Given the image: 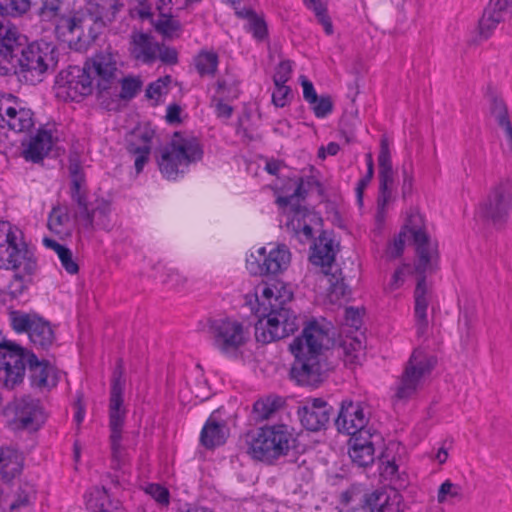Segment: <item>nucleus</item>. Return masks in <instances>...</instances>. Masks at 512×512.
Here are the masks:
<instances>
[{"mask_svg":"<svg viewBox=\"0 0 512 512\" xmlns=\"http://www.w3.org/2000/svg\"><path fill=\"white\" fill-rule=\"evenodd\" d=\"M37 15L42 21L54 25L57 33H77L78 23L84 18L78 17V9L70 7L66 0H40Z\"/></svg>","mask_w":512,"mask_h":512,"instance_id":"a211bd4d","label":"nucleus"},{"mask_svg":"<svg viewBox=\"0 0 512 512\" xmlns=\"http://www.w3.org/2000/svg\"><path fill=\"white\" fill-rule=\"evenodd\" d=\"M230 431L224 420H218L213 412L206 420L200 432V444L207 450H213L224 445Z\"/></svg>","mask_w":512,"mask_h":512,"instance_id":"c85d7f7f","label":"nucleus"},{"mask_svg":"<svg viewBox=\"0 0 512 512\" xmlns=\"http://www.w3.org/2000/svg\"><path fill=\"white\" fill-rule=\"evenodd\" d=\"M371 437L370 432L351 436L349 456L359 467H367L374 462L375 449Z\"/></svg>","mask_w":512,"mask_h":512,"instance_id":"f704fd0d","label":"nucleus"},{"mask_svg":"<svg viewBox=\"0 0 512 512\" xmlns=\"http://www.w3.org/2000/svg\"><path fill=\"white\" fill-rule=\"evenodd\" d=\"M56 84L67 99L75 102H79L85 96L92 94L95 89L93 78L86 63L83 67L69 66L62 70L56 77Z\"/></svg>","mask_w":512,"mask_h":512,"instance_id":"aec40b11","label":"nucleus"},{"mask_svg":"<svg viewBox=\"0 0 512 512\" xmlns=\"http://www.w3.org/2000/svg\"><path fill=\"white\" fill-rule=\"evenodd\" d=\"M336 252L334 250L333 240L322 232L312 247L310 261L323 268V272L328 276L330 284V292L337 297H344L348 293V286L345 283V277L342 275L341 269L336 268L334 272L333 263L335 261Z\"/></svg>","mask_w":512,"mask_h":512,"instance_id":"f3484780","label":"nucleus"},{"mask_svg":"<svg viewBox=\"0 0 512 512\" xmlns=\"http://www.w3.org/2000/svg\"><path fill=\"white\" fill-rule=\"evenodd\" d=\"M156 29L166 37H172L180 29V23L172 18V12L167 16H159Z\"/></svg>","mask_w":512,"mask_h":512,"instance_id":"603ef678","label":"nucleus"},{"mask_svg":"<svg viewBox=\"0 0 512 512\" xmlns=\"http://www.w3.org/2000/svg\"><path fill=\"white\" fill-rule=\"evenodd\" d=\"M290 263V252L285 245L277 246L269 253L265 247L251 254L246 260V267L255 276L276 275L287 269Z\"/></svg>","mask_w":512,"mask_h":512,"instance_id":"412c9836","label":"nucleus"},{"mask_svg":"<svg viewBox=\"0 0 512 512\" xmlns=\"http://www.w3.org/2000/svg\"><path fill=\"white\" fill-rule=\"evenodd\" d=\"M146 492L159 504L168 505L170 500L169 490L160 484H149Z\"/></svg>","mask_w":512,"mask_h":512,"instance_id":"13d9d810","label":"nucleus"},{"mask_svg":"<svg viewBox=\"0 0 512 512\" xmlns=\"http://www.w3.org/2000/svg\"><path fill=\"white\" fill-rule=\"evenodd\" d=\"M86 182H77L74 181L70 185V197L72 201L77 205L78 211L76 213V217L79 219L81 217H86L89 219V206L92 202L88 201L87 191L85 188Z\"/></svg>","mask_w":512,"mask_h":512,"instance_id":"37998d69","label":"nucleus"},{"mask_svg":"<svg viewBox=\"0 0 512 512\" xmlns=\"http://www.w3.org/2000/svg\"><path fill=\"white\" fill-rule=\"evenodd\" d=\"M503 21V17L498 16L495 12H491L485 8L481 19L479 20V34L484 39H488L498 26Z\"/></svg>","mask_w":512,"mask_h":512,"instance_id":"de8ad7c7","label":"nucleus"},{"mask_svg":"<svg viewBox=\"0 0 512 512\" xmlns=\"http://www.w3.org/2000/svg\"><path fill=\"white\" fill-rule=\"evenodd\" d=\"M217 92L226 97L237 98L239 90L236 85L227 83L226 80L219 79L217 81Z\"/></svg>","mask_w":512,"mask_h":512,"instance_id":"69168bd1","label":"nucleus"},{"mask_svg":"<svg viewBox=\"0 0 512 512\" xmlns=\"http://www.w3.org/2000/svg\"><path fill=\"white\" fill-rule=\"evenodd\" d=\"M219 64V57L214 51L201 50L194 57V65L201 77H214Z\"/></svg>","mask_w":512,"mask_h":512,"instance_id":"ea45409f","label":"nucleus"},{"mask_svg":"<svg viewBox=\"0 0 512 512\" xmlns=\"http://www.w3.org/2000/svg\"><path fill=\"white\" fill-rule=\"evenodd\" d=\"M339 126V132L341 136L345 138L346 142H354L356 138L355 120L352 118H342L340 120Z\"/></svg>","mask_w":512,"mask_h":512,"instance_id":"052dcab7","label":"nucleus"},{"mask_svg":"<svg viewBox=\"0 0 512 512\" xmlns=\"http://www.w3.org/2000/svg\"><path fill=\"white\" fill-rule=\"evenodd\" d=\"M486 8L500 17H503V13L509 10L512 16V0H490Z\"/></svg>","mask_w":512,"mask_h":512,"instance_id":"e2e57ef3","label":"nucleus"},{"mask_svg":"<svg viewBox=\"0 0 512 512\" xmlns=\"http://www.w3.org/2000/svg\"><path fill=\"white\" fill-rule=\"evenodd\" d=\"M142 82L139 78L127 76L124 77L123 73L120 76L119 85L116 86L115 92L103 94L99 99L101 105L107 110H113L118 105L120 100H131L140 91Z\"/></svg>","mask_w":512,"mask_h":512,"instance_id":"c756f323","label":"nucleus"},{"mask_svg":"<svg viewBox=\"0 0 512 512\" xmlns=\"http://www.w3.org/2000/svg\"><path fill=\"white\" fill-rule=\"evenodd\" d=\"M123 7L116 0H94L84 8L78 9V17L84 18L78 23V39L87 43L94 42L108 23L114 21L116 14Z\"/></svg>","mask_w":512,"mask_h":512,"instance_id":"9d476101","label":"nucleus"},{"mask_svg":"<svg viewBox=\"0 0 512 512\" xmlns=\"http://www.w3.org/2000/svg\"><path fill=\"white\" fill-rule=\"evenodd\" d=\"M416 241L420 242L417 249V262L415 272L418 275L417 284L414 290V316L417 336L424 337L428 331L427 309L429 305V292L426 283V272H433L438 269L437 255L435 248L427 251L423 244L427 238L423 234L415 235Z\"/></svg>","mask_w":512,"mask_h":512,"instance_id":"6e6552de","label":"nucleus"},{"mask_svg":"<svg viewBox=\"0 0 512 512\" xmlns=\"http://www.w3.org/2000/svg\"><path fill=\"white\" fill-rule=\"evenodd\" d=\"M261 303L263 313L255 324L257 342L267 344L294 334L299 328V320L291 308L293 293L283 292L265 286L262 290Z\"/></svg>","mask_w":512,"mask_h":512,"instance_id":"20e7f679","label":"nucleus"},{"mask_svg":"<svg viewBox=\"0 0 512 512\" xmlns=\"http://www.w3.org/2000/svg\"><path fill=\"white\" fill-rule=\"evenodd\" d=\"M300 83L303 87V98L304 100L307 102V103H313L316 101V97L318 96L316 91H315V88H314V85L313 83L307 79L306 76L304 75H301L300 78Z\"/></svg>","mask_w":512,"mask_h":512,"instance_id":"0e129e2a","label":"nucleus"},{"mask_svg":"<svg viewBox=\"0 0 512 512\" xmlns=\"http://www.w3.org/2000/svg\"><path fill=\"white\" fill-rule=\"evenodd\" d=\"M92 498L89 503L94 508V512H124L118 506V502L113 503L108 494L107 489L103 487H95L91 493Z\"/></svg>","mask_w":512,"mask_h":512,"instance_id":"79ce46f5","label":"nucleus"},{"mask_svg":"<svg viewBox=\"0 0 512 512\" xmlns=\"http://www.w3.org/2000/svg\"><path fill=\"white\" fill-rule=\"evenodd\" d=\"M330 342L329 329L317 320L305 322L302 333L289 345L295 359L290 377L300 386L318 387L334 365L326 352Z\"/></svg>","mask_w":512,"mask_h":512,"instance_id":"f03ea898","label":"nucleus"},{"mask_svg":"<svg viewBox=\"0 0 512 512\" xmlns=\"http://www.w3.org/2000/svg\"><path fill=\"white\" fill-rule=\"evenodd\" d=\"M153 137L154 131L145 130L140 134H136L135 138L126 145L127 152L134 157V166L137 174L143 171L144 166L149 161Z\"/></svg>","mask_w":512,"mask_h":512,"instance_id":"473e14b6","label":"nucleus"},{"mask_svg":"<svg viewBox=\"0 0 512 512\" xmlns=\"http://www.w3.org/2000/svg\"><path fill=\"white\" fill-rule=\"evenodd\" d=\"M181 111H182L181 107L176 103H172V104L168 105L167 113L165 116L166 121L169 124L180 123L181 122V118H180Z\"/></svg>","mask_w":512,"mask_h":512,"instance_id":"338daca9","label":"nucleus"},{"mask_svg":"<svg viewBox=\"0 0 512 512\" xmlns=\"http://www.w3.org/2000/svg\"><path fill=\"white\" fill-rule=\"evenodd\" d=\"M157 59H160L165 64L175 65L178 62V53L175 48L159 44Z\"/></svg>","mask_w":512,"mask_h":512,"instance_id":"680f3d73","label":"nucleus"},{"mask_svg":"<svg viewBox=\"0 0 512 512\" xmlns=\"http://www.w3.org/2000/svg\"><path fill=\"white\" fill-rule=\"evenodd\" d=\"M68 163V171L71 178V183L74 181L86 182L79 155L76 153L71 154L69 156Z\"/></svg>","mask_w":512,"mask_h":512,"instance_id":"864d4df0","label":"nucleus"},{"mask_svg":"<svg viewBox=\"0 0 512 512\" xmlns=\"http://www.w3.org/2000/svg\"><path fill=\"white\" fill-rule=\"evenodd\" d=\"M490 111L492 116L501 128H504L511 124L508 109L505 102L502 99L493 97L491 101Z\"/></svg>","mask_w":512,"mask_h":512,"instance_id":"8fccbe9b","label":"nucleus"},{"mask_svg":"<svg viewBox=\"0 0 512 512\" xmlns=\"http://www.w3.org/2000/svg\"><path fill=\"white\" fill-rule=\"evenodd\" d=\"M57 48L45 41L27 42L15 27L0 21V75L14 74L26 84L36 85L56 68Z\"/></svg>","mask_w":512,"mask_h":512,"instance_id":"f257e3e1","label":"nucleus"},{"mask_svg":"<svg viewBox=\"0 0 512 512\" xmlns=\"http://www.w3.org/2000/svg\"><path fill=\"white\" fill-rule=\"evenodd\" d=\"M320 222L321 218L314 210L306 206H293L286 228L293 238L305 244L314 239V226Z\"/></svg>","mask_w":512,"mask_h":512,"instance_id":"b1692460","label":"nucleus"},{"mask_svg":"<svg viewBox=\"0 0 512 512\" xmlns=\"http://www.w3.org/2000/svg\"><path fill=\"white\" fill-rule=\"evenodd\" d=\"M7 238L4 247L0 248V269H21V272L14 274L8 286L11 296L16 298L32 284L38 264L34 251L25 242L20 229L12 225Z\"/></svg>","mask_w":512,"mask_h":512,"instance_id":"39448f33","label":"nucleus"},{"mask_svg":"<svg viewBox=\"0 0 512 512\" xmlns=\"http://www.w3.org/2000/svg\"><path fill=\"white\" fill-rule=\"evenodd\" d=\"M89 219L80 218L81 226L88 231L94 229L108 230L111 227L110 213L111 203L104 198H97L89 206Z\"/></svg>","mask_w":512,"mask_h":512,"instance_id":"2f4dec72","label":"nucleus"},{"mask_svg":"<svg viewBox=\"0 0 512 512\" xmlns=\"http://www.w3.org/2000/svg\"><path fill=\"white\" fill-rule=\"evenodd\" d=\"M24 464L22 452L12 447H0V479L3 483L9 484L20 477Z\"/></svg>","mask_w":512,"mask_h":512,"instance_id":"7c9ffc66","label":"nucleus"},{"mask_svg":"<svg viewBox=\"0 0 512 512\" xmlns=\"http://www.w3.org/2000/svg\"><path fill=\"white\" fill-rule=\"evenodd\" d=\"M293 429L285 424L266 425L248 442V454L256 460L273 463L296 447Z\"/></svg>","mask_w":512,"mask_h":512,"instance_id":"0eeeda50","label":"nucleus"},{"mask_svg":"<svg viewBox=\"0 0 512 512\" xmlns=\"http://www.w3.org/2000/svg\"><path fill=\"white\" fill-rule=\"evenodd\" d=\"M31 7V0H0V15L4 17H20Z\"/></svg>","mask_w":512,"mask_h":512,"instance_id":"a18cd8bd","label":"nucleus"},{"mask_svg":"<svg viewBox=\"0 0 512 512\" xmlns=\"http://www.w3.org/2000/svg\"><path fill=\"white\" fill-rule=\"evenodd\" d=\"M292 74V63L290 60L281 61L276 67L275 74L273 76L274 85L286 84L291 78Z\"/></svg>","mask_w":512,"mask_h":512,"instance_id":"4d7b16f0","label":"nucleus"},{"mask_svg":"<svg viewBox=\"0 0 512 512\" xmlns=\"http://www.w3.org/2000/svg\"><path fill=\"white\" fill-rule=\"evenodd\" d=\"M295 185L296 188L291 195L279 196L276 199V203L279 207L285 208L290 206V212H292L293 206H301L299 201L304 200L308 194V191L304 188V180L302 177L295 180Z\"/></svg>","mask_w":512,"mask_h":512,"instance_id":"49530a36","label":"nucleus"},{"mask_svg":"<svg viewBox=\"0 0 512 512\" xmlns=\"http://www.w3.org/2000/svg\"><path fill=\"white\" fill-rule=\"evenodd\" d=\"M379 165V196L377 200L378 209L383 210L390 201L394 186V171L392 168L391 155L386 139L381 141L378 155Z\"/></svg>","mask_w":512,"mask_h":512,"instance_id":"bb28decb","label":"nucleus"},{"mask_svg":"<svg viewBox=\"0 0 512 512\" xmlns=\"http://www.w3.org/2000/svg\"><path fill=\"white\" fill-rule=\"evenodd\" d=\"M70 222V215L67 207L54 206L49 213L47 226L50 231L60 235L66 233L65 227Z\"/></svg>","mask_w":512,"mask_h":512,"instance_id":"c03bdc74","label":"nucleus"},{"mask_svg":"<svg viewBox=\"0 0 512 512\" xmlns=\"http://www.w3.org/2000/svg\"><path fill=\"white\" fill-rule=\"evenodd\" d=\"M285 401L277 395H270L266 398L257 400L253 405V411L257 418L266 420L272 417L280 408L283 407Z\"/></svg>","mask_w":512,"mask_h":512,"instance_id":"a19ab883","label":"nucleus"},{"mask_svg":"<svg viewBox=\"0 0 512 512\" xmlns=\"http://www.w3.org/2000/svg\"><path fill=\"white\" fill-rule=\"evenodd\" d=\"M292 98V91L286 84L275 85V90L272 94V102L276 107H285Z\"/></svg>","mask_w":512,"mask_h":512,"instance_id":"5fc2aeb1","label":"nucleus"},{"mask_svg":"<svg viewBox=\"0 0 512 512\" xmlns=\"http://www.w3.org/2000/svg\"><path fill=\"white\" fill-rule=\"evenodd\" d=\"M202 156V146L195 136L175 132L170 143L161 150L157 163L165 178L176 180L191 163L200 160Z\"/></svg>","mask_w":512,"mask_h":512,"instance_id":"423d86ee","label":"nucleus"},{"mask_svg":"<svg viewBox=\"0 0 512 512\" xmlns=\"http://www.w3.org/2000/svg\"><path fill=\"white\" fill-rule=\"evenodd\" d=\"M123 361L118 359L117 367L113 372L111 381L110 398H109V429H110V446L114 459H119L122 451V431L125 422L126 410L123 406L124 381Z\"/></svg>","mask_w":512,"mask_h":512,"instance_id":"ddd939ff","label":"nucleus"},{"mask_svg":"<svg viewBox=\"0 0 512 512\" xmlns=\"http://www.w3.org/2000/svg\"><path fill=\"white\" fill-rule=\"evenodd\" d=\"M410 234L412 243L415 246V251L417 252L418 247L420 246V242L416 241V234H423L427 241L423 244V248L427 251L433 250L435 248L437 255V262L439 261V251H438V243L436 241H432L430 235L427 233L424 223L423 216L416 212L411 213L405 225L401 228L400 232L394 237L393 241L388 245L386 250V255L390 259H396L403 254L405 247V240L407 234Z\"/></svg>","mask_w":512,"mask_h":512,"instance_id":"6ab92c4d","label":"nucleus"},{"mask_svg":"<svg viewBox=\"0 0 512 512\" xmlns=\"http://www.w3.org/2000/svg\"><path fill=\"white\" fill-rule=\"evenodd\" d=\"M512 213V182L501 180L491 187L487 196L478 205V214L483 222L496 230L506 228Z\"/></svg>","mask_w":512,"mask_h":512,"instance_id":"9b49d317","label":"nucleus"},{"mask_svg":"<svg viewBox=\"0 0 512 512\" xmlns=\"http://www.w3.org/2000/svg\"><path fill=\"white\" fill-rule=\"evenodd\" d=\"M215 113L219 118L229 119L233 114V107L218 99L215 104Z\"/></svg>","mask_w":512,"mask_h":512,"instance_id":"774afa93","label":"nucleus"},{"mask_svg":"<svg viewBox=\"0 0 512 512\" xmlns=\"http://www.w3.org/2000/svg\"><path fill=\"white\" fill-rule=\"evenodd\" d=\"M317 118H325L333 111V102L329 95L316 97V101L309 103Z\"/></svg>","mask_w":512,"mask_h":512,"instance_id":"3c124183","label":"nucleus"},{"mask_svg":"<svg viewBox=\"0 0 512 512\" xmlns=\"http://www.w3.org/2000/svg\"><path fill=\"white\" fill-rule=\"evenodd\" d=\"M43 244L45 247L52 249L57 254L62 267L64 270L71 274H77L79 271V265L73 258L72 251L66 247L65 245H62L58 243L56 240L45 237L43 239Z\"/></svg>","mask_w":512,"mask_h":512,"instance_id":"58836bf2","label":"nucleus"},{"mask_svg":"<svg viewBox=\"0 0 512 512\" xmlns=\"http://www.w3.org/2000/svg\"><path fill=\"white\" fill-rule=\"evenodd\" d=\"M26 367L33 388L49 390L57 385L59 378L49 361H40L33 352L15 342H0V382L6 388L13 389L23 381Z\"/></svg>","mask_w":512,"mask_h":512,"instance_id":"7ed1b4c3","label":"nucleus"},{"mask_svg":"<svg viewBox=\"0 0 512 512\" xmlns=\"http://www.w3.org/2000/svg\"><path fill=\"white\" fill-rule=\"evenodd\" d=\"M87 68L93 78L97 98L103 94L115 92L119 85L122 70L120 69V58L117 52L107 48L94 54L85 61Z\"/></svg>","mask_w":512,"mask_h":512,"instance_id":"f8f14e48","label":"nucleus"},{"mask_svg":"<svg viewBox=\"0 0 512 512\" xmlns=\"http://www.w3.org/2000/svg\"><path fill=\"white\" fill-rule=\"evenodd\" d=\"M128 50L136 61L152 64L157 60L159 43L148 33L133 31L130 35Z\"/></svg>","mask_w":512,"mask_h":512,"instance_id":"cd10ccee","label":"nucleus"},{"mask_svg":"<svg viewBox=\"0 0 512 512\" xmlns=\"http://www.w3.org/2000/svg\"><path fill=\"white\" fill-rule=\"evenodd\" d=\"M8 409L13 413V422L20 429L37 431L45 422V415L39 400L30 396L15 399Z\"/></svg>","mask_w":512,"mask_h":512,"instance_id":"4be33fe9","label":"nucleus"},{"mask_svg":"<svg viewBox=\"0 0 512 512\" xmlns=\"http://www.w3.org/2000/svg\"><path fill=\"white\" fill-rule=\"evenodd\" d=\"M454 499L461 501L464 498L463 489L460 485L451 482L450 480L444 481L437 493V501L439 503H445L448 499Z\"/></svg>","mask_w":512,"mask_h":512,"instance_id":"09e8293b","label":"nucleus"},{"mask_svg":"<svg viewBox=\"0 0 512 512\" xmlns=\"http://www.w3.org/2000/svg\"><path fill=\"white\" fill-rule=\"evenodd\" d=\"M31 504L30 492L19 487L14 495V499L11 501L9 508L11 511L20 510L26 508Z\"/></svg>","mask_w":512,"mask_h":512,"instance_id":"bf43d9fd","label":"nucleus"},{"mask_svg":"<svg viewBox=\"0 0 512 512\" xmlns=\"http://www.w3.org/2000/svg\"><path fill=\"white\" fill-rule=\"evenodd\" d=\"M209 330L214 346L227 357H237L239 350L248 341L243 324L231 318L211 320Z\"/></svg>","mask_w":512,"mask_h":512,"instance_id":"dca6fc26","label":"nucleus"},{"mask_svg":"<svg viewBox=\"0 0 512 512\" xmlns=\"http://www.w3.org/2000/svg\"><path fill=\"white\" fill-rule=\"evenodd\" d=\"M170 82L171 77L165 76L164 78H159L158 80L150 83L146 88V97L157 100L164 93V89L167 88Z\"/></svg>","mask_w":512,"mask_h":512,"instance_id":"6e6d98bb","label":"nucleus"},{"mask_svg":"<svg viewBox=\"0 0 512 512\" xmlns=\"http://www.w3.org/2000/svg\"><path fill=\"white\" fill-rule=\"evenodd\" d=\"M367 423L368 418L359 402L344 400L341 403L338 417L335 420V425L340 433L355 436L361 432H369L365 429Z\"/></svg>","mask_w":512,"mask_h":512,"instance_id":"a878e982","label":"nucleus"},{"mask_svg":"<svg viewBox=\"0 0 512 512\" xmlns=\"http://www.w3.org/2000/svg\"><path fill=\"white\" fill-rule=\"evenodd\" d=\"M375 491L369 493L352 486L341 493L343 512H374Z\"/></svg>","mask_w":512,"mask_h":512,"instance_id":"72a5a7b5","label":"nucleus"},{"mask_svg":"<svg viewBox=\"0 0 512 512\" xmlns=\"http://www.w3.org/2000/svg\"><path fill=\"white\" fill-rule=\"evenodd\" d=\"M331 411L332 407L322 398H309L298 407L297 414L306 430L317 432L326 427Z\"/></svg>","mask_w":512,"mask_h":512,"instance_id":"393cba45","label":"nucleus"},{"mask_svg":"<svg viewBox=\"0 0 512 512\" xmlns=\"http://www.w3.org/2000/svg\"><path fill=\"white\" fill-rule=\"evenodd\" d=\"M35 127V113L11 93L0 94V129L17 134L30 133Z\"/></svg>","mask_w":512,"mask_h":512,"instance_id":"2eb2a0df","label":"nucleus"},{"mask_svg":"<svg viewBox=\"0 0 512 512\" xmlns=\"http://www.w3.org/2000/svg\"><path fill=\"white\" fill-rule=\"evenodd\" d=\"M332 353H336L337 357L342 358L344 365L350 368L360 365L365 357L362 341L356 337H347Z\"/></svg>","mask_w":512,"mask_h":512,"instance_id":"c9c22d12","label":"nucleus"},{"mask_svg":"<svg viewBox=\"0 0 512 512\" xmlns=\"http://www.w3.org/2000/svg\"><path fill=\"white\" fill-rule=\"evenodd\" d=\"M374 512H403L402 496L396 491L375 490Z\"/></svg>","mask_w":512,"mask_h":512,"instance_id":"e433bc0d","label":"nucleus"},{"mask_svg":"<svg viewBox=\"0 0 512 512\" xmlns=\"http://www.w3.org/2000/svg\"><path fill=\"white\" fill-rule=\"evenodd\" d=\"M9 321L15 332L27 333L37 349L47 350L55 341V332L50 322L36 313L12 310L9 312Z\"/></svg>","mask_w":512,"mask_h":512,"instance_id":"4468645a","label":"nucleus"},{"mask_svg":"<svg viewBox=\"0 0 512 512\" xmlns=\"http://www.w3.org/2000/svg\"><path fill=\"white\" fill-rule=\"evenodd\" d=\"M238 18L247 19V30L252 33L257 41H263L268 37V27L266 21L262 16H259L254 10L250 8H243L236 10Z\"/></svg>","mask_w":512,"mask_h":512,"instance_id":"4c0bfd02","label":"nucleus"},{"mask_svg":"<svg viewBox=\"0 0 512 512\" xmlns=\"http://www.w3.org/2000/svg\"><path fill=\"white\" fill-rule=\"evenodd\" d=\"M435 365L436 359L433 356L418 349L414 350L395 383L393 402L406 403L416 396L424 378L431 373Z\"/></svg>","mask_w":512,"mask_h":512,"instance_id":"1a4fd4ad","label":"nucleus"},{"mask_svg":"<svg viewBox=\"0 0 512 512\" xmlns=\"http://www.w3.org/2000/svg\"><path fill=\"white\" fill-rule=\"evenodd\" d=\"M56 140L52 131L41 125L34 134L21 141V156L27 162L41 163L49 155Z\"/></svg>","mask_w":512,"mask_h":512,"instance_id":"5701e85b","label":"nucleus"}]
</instances>
